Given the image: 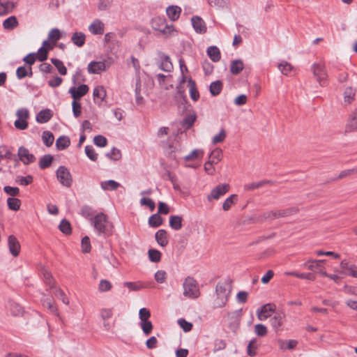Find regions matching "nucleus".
<instances>
[{"mask_svg": "<svg viewBox=\"0 0 357 357\" xmlns=\"http://www.w3.org/2000/svg\"><path fill=\"white\" fill-rule=\"evenodd\" d=\"M231 284L232 280L229 278L218 282L215 287L216 297L213 301L215 308L222 307L227 304L232 289Z\"/></svg>", "mask_w": 357, "mask_h": 357, "instance_id": "nucleus-1", "label": "nucleus"}, {"mask_svg": "<svg viewBox=\"0 0 357 357\" xmlns=\"http://www.w3.org/2000/svg\"><path fill=\"white\" fill-rule=\"evenodd\" d=\"M200 293L197 281L192 277H187L183 282V295L191 298H197Z\"/></svg>", "mask_w": 357, "mask_h": 357, "instance_id": "nucleus-2", "label": "nucleus"}, {"mask_svg": "<svg viewBox=\"0 0 357 357\" xmlns=\"http://www.w3.org/2000/svg\"><path fill=\"white\" fill-rule=\"evenodd\" d=\"M298 211V208L297 207L292 206L285 209L267 211L264 213L263 217L266 220H274L280 218L290 216L291 215L296 214Z\"/></svg>", "mask_w": 357, "mask_h": 357, "instance_id": "nucleus-3", "label": "nucleus"}, {"mask_svg": "<svg viewBox=\"0 0 357 357\" xmlns=\"http://www.w3.org/2000/svg\"><path fill=\"white\" fill-rule=\"evenodd\" d=\"M151 26L153 29L160 31L165 36H169L174 31L173 25H168L166 20L160 17L152 19Z\"/></svg>", "mask_w": 357, "mask_h": 357, "instance_id": "nucleus-4", "label": "nucleus"}, {"mask_svg": "<svg viewBox=\"0 0 357 357\" xmlns=\"http://www.w3.org/2000/svg\"><path fill=\"white\" fill-rule=\"evenodd\" d=\"M99 234H107L109 231L107 217L103 213L96 215L91 221Z\"/></svg>", "mask_w": 357, "mask_h": 357, "instance_id": "nucleus-5", "label": "nucleus"}, {"mask_svg": "<svg viewBox=\"0 0 357 357\" xmlns=\"http://www.w3.org/2000/svg\"><path fill=\"white\" fill-rule=\"evenodd\" d=\"M311 69L319 85L321 86H326L327 83L328 74L325 66L324 64L315 63L312 66Z\"/></svg>", "mask_w": 357, "mask_h": 357, "instance_id": "nucleus-6", "label": "nucleus"}, {"mask_svg": "<svg viewBox=\"0 0 357 357\" xmlns=\"http://www.w3.org/2000/svg\"><path fill=\"white\" fill-rule=\"evenodd\" d=\"M229 185L227 183L218 185L214 188H213L211 192L207 195V200L209 202H211L213 200H218L220 197L229 192Z\"/></svg>", "mask_w": 357, "mask_h": 357, "instance_id": "nucleus-7", "label": "nucleus"}, {"mask_svg": "<svg viewBox=\"0 0 357 357\" xmlns=\"http://www.w3.org/2000/svg\"><path fill=\"white\" fill-rule=\"evenodd\" d=\"M56 177L60 183L67 188L71 186L73 178L70 172L65 166H60L56 170Z\"/></svg>", "mask_w": 357, "mask_h": 357, "instance_id": "nucleus-8", "label": "nucleus"}, {"mask_svg": "<svg viewBox=\"0 0 357 357\" xmlns=\"http://www.w3.org/2000/svg\"><path fill=\"white\" fill-rule=\"evenodd\" d=\"M269 312H276V305L274 303H266L257 310V318L264 321L270 317Z\"/></svg>", "mask_w": 357, "mask_h": 357, "instance_id": "nucleus-9", "label": "nucleus"}, {"mask_svg": "<svg viewBox=\"0 0 357 357\" xmlns=\"http://www.w3.org/2000/svg\"><path fill=\"white\" fill-rule=\"evenodd\" d=\"M109 67V64L106 61H91L88 65V72L90 74H99L102 71H105Z\"/></svg>", "mask_w": 357, "mask_h": 357, "instance_id": "nucleus-10", "label": "nucleus"}, {"mask_svg": "<svg viewBox=\"0 0 357 357\" xmlns=\"http://www.w3.org/2000/svg\"><path fill=\"white\" fill-rule=\"evenodd\" d=\"M17 155L20 161L27 165L36 161V157L24 146H20L18 149Z\"/></svg>", "mask_w": 357, "mask_h": 357, "instance_id": "nucleus-11", "label": "nucleus"}, {"mask_svg": "<svg viewBox=\"0 0 357 357\" xmlns=\"http://www.w3.org/2000/svg\"><path fill=\"white\" fill-rule=\"evenodd\" d=\"M285 318V314L282 311H278L269 320L270 324L275 332L281 330Z\"/></svg>", "mask_w": 357, "mask_h": 357, "instance_id": "nucleus-12", "label": "nucleus"}, {"mask_svg": "<svg viewBox=\"0 0 357 357\" xmlns=\"http://www.w3.org/2000/svg\"><path fill=\"white\" fill-rule=\"evenodd\" d=\"M89 90V88L86 84H81L77 87H75V86L70 87L68 92L70 93L73 100H77L86 95Z\"/></svg>", "mask_w": 357, "mask_h": 357, "instance_id": "nucleus-13", "label": "nucleus"}, {"mask_svg": "<svg viewBox=\"0 0 357 357\" xmlns=\"http://www.w3.org/2000/svg\"><path fill=\"white\" fill-rule=\"evenodd\" d=\"M8 245L10 254L13 257H17L20 252L21 246L19 241L14 235H10L8 236Z\"/></svg>", "mask_w": 357, "mask_h": 357, "instance_id": "nucleus-14", "label": "nucleus"}, {"mask_svg": "<svg viewBox=\"0 0 357 357\" xmlns=\"http://www.w3.org/2000/svg\"><path fill=\"white\" fill-rule=\"evenodd\" d=\"M357 130V109L349 116L345 126V132H351Z\"/></svg>", "mask_w": 357, "mask_h": 357, "instance_id": "nucleus-15", "label": "nucleus"}, {"mask_svg": "<svg viewBox=\"0 0 357 357\" xmlns=\"http://www.w3.org/2000/svg\"><path fill=\"white\" fill-rule=\"evenodd\" d=\"M192 26L198 33H205L207 28L204 20L199 16H193L191 19Z\"/></svg>", "mask_w": 357, "mask_h": 357, "instance_id": "nucleus-16", "label": "nucleus"}, {"mask_svg": "<svg viewBox=\"0 0 357 357\" xmlns=\"http://www.w3.org/2000/svg\"><path fill=\"white\" fill-rule=\"evenodd\" d=\"M52 112L49 109H45L37 114L36 120L39 123H45L52 119Z\"/></svg>", "mask_w": 357, "mask_h": 357, "instance_id": "nucleus-17", "label": "nucleus"}, {"mask_svg": "<svg viewBox=\"0 0 357 357\" xmlns=\"http://www.w3.org/2000/svg\"><path fill=\"white\" fill-rule=\"evenodd\" d=\"M89 31L94 35L104 33V24L100 20H95L89 26Z\"/></svg>", "mask_w": 357, "mask_h": 357, "instance_id": "nucleus-18", "label": "nucleus"}, {"mask_svg": "<svg viewBox=\"0 0 357 357\" xmlns=\"http://www.w3.org/2000/svg\"><path fill=\"white\" fill-rule=\"evenodd\" d=\"M93 96L94 102L100 104L106 97V91L102 86H98L94 88Z\"/></svg>", "mask_w": 357, "mask_h": 357, "instance_id": "nucleus-19", "label": "nucleus"}, {"mask_svg": "<svg viewBox=\"0 0 357 357\" xmlns=\"http://www.w3.org/2000/svg\"><path fill=\"white\" fill-rule=\"evenodd\" d=\"M181 8L178 6H169L166 9V13L172 21L177 20L181 15Z\"/></svg>", "mask_w": 357, "mask_h": 357, "instance_id": "nucleus-20", "label": "nucleus"}, {"mask_svg": "<svg viewBox=\"0 0 357 357\" xmlns=\"http://www.w3.org/2000/svg\"><path fill=\"white\" fill-rule=\"evenodd\" d=\"M155 241L161 247H165L168 243L167 232L165 229H159L155 234Z\"/></svg>", "mask_w": 357, "mask_h": 357, "instance_id": "nucleus-21", "label": "nucleus"}, {"mask_svg": "<svg viewBox=\"0 0 357 357\" xmlns=\"http://www.w3.org/2000/svg\"><path fill=\"white\" fill-rule=\"evenodd\" d=\"M188 85L189 87V93L191 99L194 101H197L199 98V93L197 91L196 83L191 77L188 80Z\"/></svg>", "mask_w": 357, "mask_h": 357, "instance_id": "nucleus-22", "label": "nucleus"}, {"mask_svg": "<svg viewBox=\"0 0 357 357\" xmlns=\"http://www.w3.org/2000/svg\"><path fill=\"white\" fill-rule=\"evenodd\" d=\"M207 54L213 62H218L220 60L221 54L220 50L216 46H210L206 50Z\"/></svg>", "mask_w": 357, "mask_h": 357, "instance_id": "nucleus-23", "label": "nucleus"}, {"mask_svg": "<svg viewBox=\"0 0 357 357\" xmlns=\"http://www.w3.org/2000/svg\"><path fill=\"white\" fill-rule=\"evenodd\" d=\"M244 68V64L241 59L233 60L230 64V72L233 75L239 74Z\"/></svg>", "mask_w": 357, "mask_h": 357, "instance_id": "nucleus-24", "label": "nucleus"}, {"mask_svg": "<svg viewBox=\"0 0 357 357\" xmlns=\"http://www.w3.org/2000/svg\"><path fill=\"white\" fill-rule=\"evenodd\" d=\"M160 59L161 62L159 68L165 72H171L173 69V65L171 62L170 57L167 55H162Z\"/></svg>", "mask_w": 357, "mask_h": 357, "instance_id": "nucleus-25", "label": "nucleus"}, {"mask_svg": "<svg viewBox=\"0 0 357 357\" xmlns=\"http://www.w3.org/2000/svg\"><path fill=\"white\" fill-rule=\"evenodd\" d=\"M72 42L77 47H82L86 40V36L82 32H75L71 37Z\"/></svg>", "mask_w": 357, "mask_h": 357, "instance_id": "nucleus-26", "label": "nucleus"}, {"mask_svg": "<svg viewBox=\"0 0 357 357\" xmlns=\"http://www.w3.org/2000/svg\"><path fill=\"white\" fill-rule=\"evenodd\" d=\"M183 218L180 215H171L169 217V226L174 230H179L182 228Z\"/></svg>", "mask_w": 357, "mask_h": 357, "instance_id": "nucleus-27", "label": "nucleus"}, {"mask_svg": "<svg viewBox=\"0 0 357 357\" xmlns=\"http://www.w3.org/2000/svg\"><path fill=\"white\" fill-rule=\"evenodd\" d=\"M70 145V139L68 136H61L56 142V147L58 150H64Z\"/></svg>", "mask_w": 357, "mask_h": 357, "instance_id": "nucleus-28", "label": "nucleus"}, {"mask_svg": "<svg viewBox=\"0 0 357 357\" xmlns=\"http://www.w3.org/2000/svg\"><path fill=\"white\" fill-rule=\"evenodd\" d=\"M33 75L32 68L31 66L26 68L25 66H20L17 68L16 75L18 79H21L26 76L31 77Z\"/></svg>", "mask_w": 357, "mask_h": 357, "instance_id": "nucleus-29", "label": "nucleus"}, {"mask_svg": "<svg viewBox=\"0 0 357 357\" xmlns=\"http://www.w3.org/2000/svg\"><path fill=\"white\" fill-rule=\"evenodd\" d=\"M268 183H272V181H270V180H263V181H258V182H254V183H248V184H245L244 185V189L245 190L252 191V190H254L255 189L261 188V187H263L265 185L268 184Z\"/></svg>", "mask_w": 357, "mask_h": 357, "instance_id": "nucleus-30", "label": "nucleus"}, {"mask_svg": "<svg viewBox=\"0 0 357 357\" xmlns=\"http://www.w3.org/2000/svg\"><path fill=\"white\" fill-rule=\"evenodd\" d=\"M18 25V21L15 16H10L6 19L3 22V26L5 29L13 30Z\"/></svg>", "mask_w": 357, "mask_h": 357, "instance_id": "nucleus-31", "label": "nucleus"}, {"mask_svg": "<svg viewBox=\"0 0 357 357\" xmlns=\"http://www.w3.org/2000/svg\"><path fill=\"white\" fill-rule=\"evenodd\" d=\"M222 89V83L220 80H217L211 83L209 91L213 96H216L220 93Z\"/></svg>", "mask_w": 357, "mask_h": 357, "instance_id": "nucleus-32", "label": "nucleus"}, {"mask_svg": "<svg viewBox=\"0 0 357 357\" xmlns=\"http://www.w3.org/2000/svg\"><path fill=\"white\" fill-rule=\"evenodd\" d=\"M100 186L104 190H115L120 186V183L114 180H108L101 182Z\"/></svg>", "mask_w": 357, "mask_h": 357, "instance_id": "nucleus-33", "label": "nucleus"}, {"mask_svg": "<svg viewBox=\"0 0 357 357\" xmlns=\"http://www.w3.org/2000/svg\"><path fill=\"white\" fill-rule=\"evenodd\" d=\"M196 118H197V116L195 112H193L192 114H189L182 121V122H181L182 126L186 129L190 128L193 126V124L196 120Z\"/></svg>", "mask_w": 357, "mask_h": 357, "instance_id": "nucleus-34", "label": "nucleus"}, {"mask_svg": "<svg viewBox=\"0 0 357 357\" xmlns=\"http://www.w3.org/2000/svg\"><path fill=\"white\" fill-rule=\"evenodd\" d=\"M42 273L43 275V280L45 284L47 286H49L51 289L54 288L56 282L51 273L46 269H43Z\"/></svg>", "mask_w": 357, "mask_h": 357, "instance_id": "nucleus-35", "label": "nucleus"}, {"mask_svg": "<svg viewBox=\"0 0 357 357\" xmlns=\"http://www.w3.org/2000/svg\"><path fill=\"white\" fill-rule=\"evenodd\" d=\"M279 347L281 349H294L298 342L295 340H289L288 341H285L283 340H278Z\"/></svg>", "mask_w": 357, "mask_h": 357, "instance_id": "nucleus-36", "label": "nucleus"}, {"mask_svg": "<svg viewBox=\"0 0 357 357\" xmlns=\"http://www.w3.org/2000/svg\"><path fill=\"white\" fill-rule=\"evenodd\" d=\"M9 308L11 314L14 316H20L24 312L23 307L19 303L14 301L9 303Z\"/></svg>", "mask_w": 357, "mask_h": 357, "instance_id": "nucleus-37", "label": "nucleus"}, {"mask_svg": "<svg viewBox=\"0 0 357 357\" xmlns=\"http://www.w3.org/2000/svg\"><path fill=\"white\" fill-rule=\"evenodd\" d=\"M162 218L158 213H155L149 218V225L151 227H158L162 224Z\"/></svg>", "mask_w": 357, "mask_h": 357, "instance_id": "nucleus-38", "label": "nucleus"}, {"mask_svg": "<svg viewBox=\"0 0 357 357\" xmlns=\"http://www.w3.org/2000/svg\"><path fill=\"white\" fill-rule=\"evenodd\" d=\"M52 160H53V157L51 155H50V154L44 155L39 160V163H38L39 167L41 169H44L49 167L51 165Z\"/></svg>", "mask_w": 357, "mask_h": 357, "instance_id": "nucleus-39", "label": "nucleus"}, {"mask_svg": "<svg viewBox=\"0 0 357 357\" xmlns=\"http://www.w3.org/2000/svg\"><path fill=\"white\" fill-rule=\"evenodd\" d=\"M42 140L45 145L49 147L52 145L54 140V137L53 134L50 131L45 130L43 132Z\"/></svg>", "mask_w": 357, "mask_h": 357, "instance_id": "nucleus-40", "label": "nucleus"}, {"mask_svg": "<svg viewBox=\"0 0 357 357\" xmlns=\"http://www.w3.org/2000/svg\"><path fill=\"white\" fill-rule=\"evenodd\" d=\"M86 81L85 76L83 75L82 70L77 68L75 74L72 77V82L75 86L84 82Z\"/></svg>", "mask_w": 357, "mask_h": 357, "instance_id": "nucleus-41", "label": "nucleus"}, {"mask_svg": "<svg viewBox=\"0 0 357 357\" xmlns=\"http://www.w3.org/2000/svg\"><path fill=\"white\" fill-rule=\"evenodd\" d=\"M237 201V195L233 194L227 197L222 204V209L225 211H229L231 206Z\"/></svg>", "mask_w": 357, "mask_h": 357, "instance_id": "nucleus-42", "label": "nucleus"}, {"mask_svg": "<svg viewBox=\"0 0 357 357\" xmlns=\"http://www.w3.org/2000/svg\"><path fill=\"white\" fill-rule=\"evenodd\" d=\"M7 204L10 209L17 211L20 208L21 201L15 197H9L7 199Z\"/></svg>", "mask_w": 357, "mask_h": 357, "instance_id": "nucleus-43", "label": "nucleus"}, {"mask_svg": "<svg viewBox=\"0 0 357 357\" xmlns=\"http://www.w3.org/2000/svg\"><path fill=\"white\" fill-rule=\"evenodd\" d=\"M51 62L57 68L59 73L61 75H66L67 74V68L64 66L63 61L58 59H52Z\"/></svg>", "mask_w": 357, "mask_h": 357, "instance_id": "nucleus-44", "label": "nucleus"}, {"mask_svg": "<svg viewBox=\"0 0 357 357\" xmlns=\"http://www.w3.org/2000/svg\"><path fill=\"white\" fill-rule=\"evenodd\" d=\"M356 90L352 87H347L344 92V100L345 102L351 103L354 100Z\"/></svg>", "mask_w": 357, "mask_h": 357, "instance_id": "nucleus-45", "label": "nucleus"}, {"mask_svg": "<svg viewBox=\"0 0 357 357\" xmlns=\"http://www.w3.org/2000/svg\"><path fill=\"white\" fill-rule=\"evenodd\" d=\"M286 275L294 276L296 278H301V279H306V280H314V276L312 273H298L296 271H292V272L286 273Z\"/></svg>", "mask_w": 357, "mask_h": 357, "instance_id": "nucleus-46", "label": "nucleus"}, {"mask_svg": "<svg viewBox=\"0 0 357 357\" xmlns=\"http://www.w3.org/2000/svg\"><path fill=\"white\" fill-rule=\"evenodd\" d=\"M61 37V32L56 28L52 29L48 33V40L54 44H56Z\"/></svg>", "mask_w": 357, "mask_h": 357, "instance_id": "nucleus-47", "label": "nucleus"}, {"mask_svg": "<svg viewBox=\"0 0 357 357\" xmlns=\"http://www.w3.org/2000/svg\"><path fill=\"white\" fill-rule=\"evenodd\" d=\"M59 228L62 233L66 235H68L72 232L70 223L66 219H63L61 221Z\"/></svg>", "mask_w": 357, "mask_h": 357, "instance_id": "nucleus-48", "label": "nucleus"}, {"mask_svg": "<svg viewBox=\"0 0 357 357\" xmlns=\"http://www.w3.org/2000/svg\"><path fill=\"white\" fill-rule=\"evenodd\" d=\"M33 181V176L28 175L26 176H17L15 178V182L21 185H28Z\"/></svg>", "mask_w": 357, "mask_h": 357, "instance_id": "nucleus-49", "label": "nucleus"}, {"mask_svg": "<svg viewBox=\"0 0 357 357\" xmlns=\"http://www.w3.org/2000/svg\"><path fill=\"white\" fill-rule=\"evenodd\" d=\"M209 158V160H211L212 162L217 164L222 160V150L220 149H214L210 153Z\"/></svg>", "mask_w": 357, "mask_h": 357, "instance_id": "nucleus-50", "label": "nucleus"}, {"mask_svg": "<svg viewBox=\"0 0 357 357\" xmlns=\"http://www.w3.org/2000/svg\"><path fill=\"white\" fill-rule=\"evenodd\" d=\"M278 68L284 75H289L293 70V66L287 61H282L278 65Z\"/></svg>", "mask_w": 357, "mask_h": 357, "instance_id": "nucleus-51", "label": "nucleus"}, {"mask_svg": "<svg viewBox=\"0 0 357 357\" xmlns=\"http://www.w3.org/2000/svg\"><path fill=\"white\" fill-rule=\"evenodd\" d=\"M256 339H252L248 343L247 347V354L249 356L253 357L256 356V350L257 349V345H256Z\"/></svg>", "mask_w": 357, "mask_h": 357, "instance_id": "nucleus-52", "label": "nucleus"}, {"mask_svg": "<svg viewBox=\"0 0 357 357\" xmlns=\"http://www.w3.org/2000/svg\"><path fill=\"white\" fill-rule=\"evenodd\" d=\"M149 258L152 262H159L161 259V252L158 250L150 249L149 250Z\"/></svg>", "mask_w": 357, "mask_h": 357, "instance_id": "nucleus-53", "label": "nucleus"}, {"mask_svg": "<svg viewBox=\"0 0 357 357\" xmlns=\"http://www.w3.org/2000/svg\"><path fill=\"white\" fill-rule=\"evenodd\" d=\"M255 333L259 337H264L268 333L267 328L262 324H257L255 326Z\"/></svg>", "mask_w": 357, "mask_h": 357, "instance_id": "nucleus-54", "label": "nucleus"}, {"mask_svg": "<svg viewBox=\"0 0 357 357\" xmlns=\"http://www.w3.org/2000/svg\"><path fill=\"white\" fill-rule=\"evenodd\" d=\"M324 260H310L307 261L304 265L306 266L309 270L311 271H315L318 269L321 264L324 262Z\"/></svg>", "mask_w": 357, "mask_h": 357, "instance_id": "nucleus-55", "label": "nucleus"}, {"mask_svg": "<svg viewBox=\"0 0 357 357\" xmlns=\"http://www.w3.org/2000/svg\"><path fill=\"white\" fill-rule=\"evenodd\" d=\"M81 214L86 218L90 219L91 221L94 218V213L93 209L89 206H84L81 209Z\"/></svg>", "mask_w": 357, "mask_h": 357, "instance_id": "nucleus-56", "label": "nucleus"}, {"mask_svg": "<svg viewBox=\"0 0 357 357\" xmlns=\"http://www.w3.org/2000/svg\"><path fill=\"white\" fill-rule=\"evenodd\" d=\"M140 326L146 335H149L153 330V324L149 320L140 321Z\"/></svg>", "mask_w": 357, "mask_h": 357, "instance_id": "nucleus-57", "label": "nucleus"}, {"mask_svg": "<svg viewBox=\"0 0 357 357\" xmlns=\"http://www.w3.org/2000/svg\"><path fill=\"white\" fill-rule=\"evenodd\" d=\"M204 151L200 149H194L190 154L185 155L184 157V160L185 161L195 160L200 155H202Z\"/></svg>", "mask_w": 357, "mask_h": 357, "instance_id": "nucleus-58", "label": "nucleus"}, {"mask_svg": "<svg viewBox=\"0 0 357 357\" xmlns=\"http://www.w3.org/2000/svg\"><path fill=\"white\" fill-rule=\"evenodd\" d=\"M85 153L87 157L93 162L97 161L98 154L96 153L92 146L88 145L85 146Z\"/></svg>", "mask_w": 357, "mask_h": 357, "instance_id": "nucleus-59", "label": "nucleus"}, {"mask_svg": "<svg viewBox=\"0 0 357 357\" xmlns=\"http://www.w3.org/2000/svg\"><path fill=\"white\" fill-rule=\"evenodd\" d=\"M43 305L46 307L52 313H56L57 311L56 307L54 305V301L50 298H43L42 300Z\"/></svg>", "mask_w": 357, "mask_h": 357, "instance_id": "nucleus-60", "label": "nucleus"}, {"mask_svg": "<svg viewBox=\"0 0 357 357\" xmlns=\"http://www.w3.org/2000/svg\"><path fill=\"white\" fill-rule=\"evenodd\" d=\"M106 156L112 160H119L121 158V151L114 147L109 152L106 153Z\"/></svg>", "mask_w": 357, "mask_h": 357, "instance_id": "nucleus-61", "label": "nucleus"}, {"mask_svg": "<svg viewBox=\"0 0 357 357\" xmlns=\"http://www.w3.org/2000/svg\"><path fill=\"white\" fill-rule=\"evenodd\" d=\"M100 316L103 321L110 319L113 316L112 308H102L100 310Z\"/></svg>", "mask_w": 357, "mask_h": 357, "instance_id": "nucleus-62", "label": "nucleus"}, {"mask_svg": "<svg viewBox=\"0 0 357 357\" xmlns=\"http://www.w3.org/2000/svg\"><path fill=\"white\" fill-rule=\"evenodd\" d=\"M82 251L84 253H89L91 251V243L89 238L86 236L82 238Z\"/></svg>", "mask_w": 357, "mask_h": 357, "instance_id": "nucleus-63", "label": "nucleus"}, {"mask_svg": "<svg viewBox=\"0 0 357 357\" xmlns=\"http://www.w3.org/2000/svg\"><path fill=\"white\" fill-rule=\"evenodd\" d=\"M178 324L185 332H189L192 328V324L183 318L178 320Z\"/></svg>", "mask_w": 357, "mask_h": 357, "instance_id": "nucleus-64", "label": "nucleus"}]
</instances>
